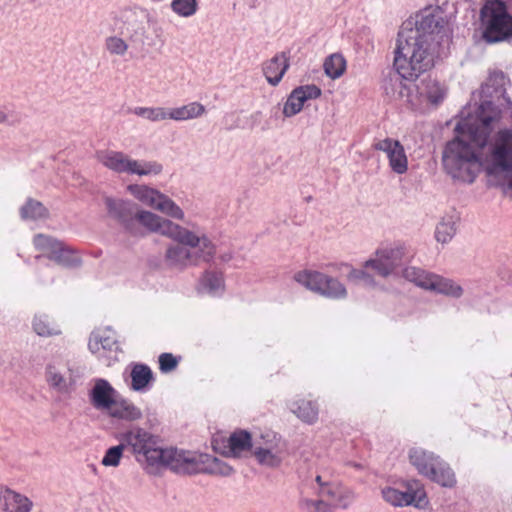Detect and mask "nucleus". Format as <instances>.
Returning a JSON list of instances; mask_svg holds the SVG:
<instances>
[{
  "mask_svg": "<svg viewBox=\"0 0 512 512\" xmlns=\"http://www.w3.org/2000/svg\"><path fill=\"white\" fill-rule=\"evenodd\" d=\"M34 246L37 250L43 253L42 256L50 259L53 250H56L61 242L51 236L44 234H37L33 239Z\"/></svg>",
  "mask_w": 512,
  "mask_h": 512,
  "instance_id": "58836bf2",
  "label": "nucleus"
},
{
  "mask_svg": "<svg viewBox=\"0 0 512 512\" xmlns=\"http://www.w3.org/2000/svg\"><path fill=\"white\" fill-rule=\"evenodd\" d=\"M224 261H227L230 259V257H223Z\"/></svg>",
  "mask_w": 512,
  "mask_h": 512,
  "instance_id": "09e8293b",
  "label": "nucleus"
},
{
  "mask_svg": "<svg viewBox=\"0 0 512 512\" xmlns=\"http://www.w3.org/2000/svg\"><path fill=\"white\" fill-rule=\"evenodd\" d=\"M410 463L418 472L443 487H453L456 478L450 466L439 456L420 447H414L409 451Z\"/></svg>",
  "mask_w": 512,
  "mask_h": 512,
  "instance_id": "423d86ee",
  "label": "nucleus"
},
{
  "mask_svg": "<svg viewBox=\"0 0 512 512\" xmlns=\"http://www.w3.org/2000/svg\"><path fill=\"white\" fill-rule=\"evenodd\" d=\"M129 193L143 204L177 220L184 219V212L176 202L159 190L146 185L131 184Z\"/></svg>",
  "mask_w": 512,
  "mask_h": 512,
  "instance_id": "9d476101",
  "label": "nucleus"
},
{
  "mask_svg": "<svg viewBox=\"0 0 512 512\" xmlns=\"http://www.w3.org/2000/svg\"><path fill=\"white\" fill-rule=\"evenodd\" d=\"M250 8H256L259 5V0H244Z\"/></svg>",
  "mask_w": 512,
  "mask_h": 512,
  "instance_id": "de8ad7c7",
  "label": "nucleus"
},
{
  "mask_svg": "<svg viewBox=\"0 0 512 512\" xmlns=\"http://www.w3.org/2000/svg\"><path fill=\"white\" fill-rule=\"evenodd\" d=\"M126 23V33L132 42H143L144 35L146 33L144 25V13L140 11L128 10L124 14Z\"/></svg>",
  "mask_w": 512,
  "mask_h": 512,
  "instance_id": "5701e85b",
  "label": "nucleus"
},
{
  "mask_svg": "<svg viewBox=\"0 0 512 512\" xmlns=\"http://www.w3.org/2000/svg\"><path fill=\"white\" fill-rule=\"evenodd\" d=\"M46 381L53 389L60 393L69 392L75 384V381L72 379V377L67 379L61 370L55 365L47 366Z\"/></svg>",
  "mask_w": 512,
  "mask_h": 512,
  "instance_id": "bb28decb",
  "label": "nucleus"
},
{
  "mask_svg": "<svg viewBox=\"0 0 512 512\" xmlns=\"http://www.w3.org/2000/svg\"><path fill=\"white\" fill-rule=\"evenodd\" d=\"M142 225L150 232L159 233L171 239H183L187 233L182 230V226L171 220L160 217L150 211H136L135 226Z\"/></svg>",
  "mask_w": 512,
  "mask_h": 512,
  "instance_id": "ddd939ff",
  "label": "nucleus"
},
{
  "mask_svg": "<svg viewBox=\"0 0 512 512\" xmlns=\"http://www.w3.org/2000/svg\"><path fill=\"white\" fill-rule=\"evenodd\" d=\"M97 160L109 170L138 176L158 175L163 166L157 161L135 160L123 152L102 150L96 154Z\"/></svg>",
  "mask_w": 512,
  "mask_h": 512,
  "instance_id": "0eeeda50",
  "label": "nucleus"
},
{
  "mask_svg": "<svg viewBox=\"0 0 512 512\" xmlns=\"http://www.w3.org/2000/svg\"><path fill=\"white\" fill-rule=\"evenodd\" d=\"M373 147L386 154L389 167L394 173L402 175L408 171V158L403 145L398 140L387 137L374 143Z\"/></svg>",
  "mask_w": 512,
  "mask_h": 512,
  "instance_id": "dca6fc26",
  "label": "nucleus"
},
{
  "mask_svg": "<svg viewBox=\"0 0 512 512\" xmlns=\"http://www.w3.org/2000/svg\"><path fill=\"white\" fill-rule=\"evenodd\" d=\"M4 500L8 512H30L33 507L28 497L12 490H6Z\"/></svg>",
  "mask_w": 512,
  "mask_h": 512,
  "instance_id": "c85d7f7f",
  "label": "nucleus"
},
{
  "mask_svg": "<svg viewBox=\"0 0 512 512\" xmlns=\"http://www.w3.org/2000/svg\"><path fill=\"white\" fill-rule=\"evenodd\" d=\"M151 369L144 364H136L131 370V388L134 391L144 390L152 380Z\"/></svg>",
  "mask_w": 512,
  "mask_h": 512,
  "instance_id": "c756f323",
  "label": "nucleus"
},
{
  "mask_svg": "<svg viewBox=\"0 0 512 512\" xmlns=\"http://www.w3.org/2000/svg\"><path fill=\"white\" fill-rule=\"evenodd\" d=\"M442 28L443 19L429 9L403 22L393 58V68L403 80L416 81L434 66Z\"/></svg>",
  "mask_w": 512,
  "mask_h": 512,
  "instance_id": "7ed1b4c3",
  "label": "nucleus"
},
{
  "mask_svg": "<svg viewBox=\"0 0 512 512\" xmlns=\"http://www.w3.org/2000/svg\"><path fill=\"white\" fill-rule=\"evenodd\" d=\"M300 508L303 512H333L332 506L323 500L302 499Z\"/></svg>",
  "mask_w": 512,
  "mask_h": 512,
  "instance_id": "c03bdc74",
  "label": "nucleus"
},
{
  "mask_svg": "<svg viewBox=\"0 0 512 512\" xmlns=\"http://www.w3.org/2000/svg\"><path fill=\"white\" fill-rule=\"evenodd\" d=\"M432 284L433 285L430 288L431 291H435L454 298H459L463 294V289L460 285L453 282L452 280L440 277L438 275L435 276Z\"/></svg>",
  "mask_w": 512,
  "mask_h": 512,
  "instance_id": "473e14b6",
  "label": "nucleus"
},
{
  "mask_svg": "<svg viewBox=\"0 0 512 512\" xmlns=\"http://www.w3.org/2000/svg\"><path fill=\"white\" fill-rule=\"evenodd\" d=\"M399 96L413 109L421 110L429 104L438 105L441 103L446 96V89L435 79H425L418 85L402 84Z\"/></svg>",
  "mask_w": 512,
  "mask_h": 512,
  "instance_id": "6e6552de",
  "label": "nucleus"
},
{
  "mask_svg": "<svg viewBox=\"0 0 512 512\" xmlns=\"http://www.w3.org/2000/svg\"><path fill=\"white\" fill-rule=\"evenodd\" d=\"M50 260L64 267H77L81 264L79 256L62 242L56 250H53Z\"/></svg>",
  "mask_w": 512,
  "mask_h": 512,
  "instance_id": "2f4dec72",
  "label": "nucleus"
},
{
  "mask_svg": "<svg viewBox=\"0 0 512 512\" xmlns=\"http://www.w3.org/2000/svg\"><path fill=\"white\" fill-rule=\"evenodd\" d=\"M404 256V248L400 245L379 248L374 256L363 264L365 269H372L383 278L390 276L401 264Z\"/></svg>",
  "mask_w": 512,
  "mask_h": 512,
  "instance_id": "f8f14e48",
  "label": "nucleus"
},
{
  "mask_svg": "<svg viewBox=\"0 0 512 512\" xmlns=\"http://www.w3.org/2000/svg\"><path fill=\"white\" fill-rule=\"evenodd\" d=\"M456 233L455 222L452 217L442 218L435 229L437 242L446 244L451 241Z\"/></svg>",
  "mask_w": 512,
  "mask_h": 512,
  "instance_id": "4c0bfd02",
  "label": "nucleus"
},
{
  "mask_svg": "<svg viewBox=\"0 0 512 512\" xmlns=\"http://www.w3.org/2000/svg\"><path fill=\"white\" fill-rule=\"evenodd\" d=\"M368 269H355L352 268L347 275L349 281L354 282L356 284H363L367 287H374L376 285V281L374 277L367 271Z\"/></svg>",
  "mask_w": 512,
  "mask_h": 512,
  "instance_id": "a19ab883",
  "label": "nucleus"
},
{
  "mask_svg": "<svg viewBox=\"0 0 512 512\" xmlns=\"http://www.w3.org/2000/svg\"><path fill=\"white\" fill-rule=\"evenodd\" d=\"M481 38L487 44L512 40V13L505 2L488 0L479 11Z\"/></svg>",
  "mask_w": 512,
  "mask_h": 512,
  "instance_id": "39448f33",
  "label": "nucleus"
},
{
  "mask_svg": "<svg viewBox=\"0 0 512 512\" xmlns=\"http://www.w3.org/2000/svg\"><path fill=\"white\" fill-rule=\"evenodd\" d=\"M22 121L20 113L10 110L5 106H0V124L7 126H18Z\"/></svg>",
  "mask_w": 512,
  "mask_h": 512,
  "instance_id": "a18cd8bd",
  "label": "nucleus"
},
{
  "mask_svg": "<svg viewBox=\"0 0 512 512\" xmlns=\"http://www.w3.org/2000/svg\"><path fill=\"white\" fill-rule=\"evenodd\" d=\"M178 359L171 353H162L159 356V366L163 373H168L176 369Z\"/></svg>",
  "mask_w": 512,
  "mask_h": 512,
  "instance_id": "49530a36",
  "label": "nucleus"
},
{
  "mask_svg": "<svg viewBox=\"0 0 512 512\" xmlns=\"http://www.w3.org/2000/svg\"><path fill=\"white\" fill-rule=\"evenodd\" d=\"M435 276V274L428 273L416 267H407L403 271V277L405 279L426 290H430Z\"/></svg>",
  "mask_w": 512,
  "mask_h": 512,
  "instance_id": "7c9ffc66",
  "label": "nucleus"
},
{
  "mask_svg": "<svg viewBox=\"0 0 512 512\" xmlns=\"http://www.w3.org/2000/svg\"><path fill=\"white\" fill-rule=\"evenodd\" d=\"M104 204L110 218L119 222L127 231L135 233V204L129 200L104 197Z\"/></svg>",
  "mask_w": 512,
  "mask_h": 512,
  "instance_id": "2eb2a0df",
  "label": "nucleus"
},
{
  "mask_svg": "<svg viewBox=\"0 0 512 512\" xmlns=\"http://www.w3.org/2000/svg\"><path fill=\"white\" fill-rule=\"evenodd\" d=\"M116 343L117 340L114 331L110 328H106L92 332L88 347L92 353L96 354L101 350H112Z\"/></svg>",
  "mask_w": 512,
  "mask_h": 512,
  "instance_id": "b1692460",
  "label": "nucleus"
},
{
  "mask_svg": "<svg viewBox=\"0 0 512 512\" xmlns=\"http://www.w3.org/2000/svg\"><path fill=\"white\" fill-rule=\"evenodd\" d=\"M88 395L93 408L106 413L120 394L106 379L96 378Z\"/></svg>",
  "mask_w": 512,
  "mask_h": 512,
  "instance_id": "a211bd4d",
  "label": "nucleus"
},
{
  "mask_svg": "<svg viewBox=\"0 0 512 512\" xmlns=\"http://www.w3.org/2000/svg\"><path fill=\"white\" fill-rule=\"evenodd\" d=\"M205 107L199 102H191L186 105L169 108V120L187 121L201 117L205 113Z\"/></svg>",
  "mask_w": 512,
  "mask_h": 512,
  "instance_id": "a878e982",
  "label": "nucleus"
},
{
  "mask_svg": "<svg viewBox=\"0 0 512 512\" xmlns=\"http://www.w3.org/2000/svg\"><path fill=\"white\" fill-rule=\"evenodd\" d=\"M506 78L502 72L493 73L482 86L484 100L475 115L461 119L456 136L443 151L445 172L454 180L473 183L482 165L488 175L504 180V192L512 198V131L501 129L494 137L490 154L482 161V150L494 127L506 114L512 120V101L506 95Z\"/></svg>",
  "mask_w": 512,
  "mask_h": 512,
  "instance_id": "f257e3e1",
  "label": "nucleus"
},
{
  "mask_svg": "<svg viewBox=\"0 0 512 512\" xmlns=\"http://www.w3.org/2000/svg\"><path fill=\"white\" fill-rule=\"evenodd\" d=\"M183 239H172L175 243L167 246L164 254L165 265L175 271L182 272L189 267L197 266L201 261L209 262L215 255V246L205 233L189 230Z\"/></svg>",
  "mask_w": 512,
  "mask_h": 512,
  "instance_id": "20e7f679",
  "label": "nucleus"
},
{
  "mask_svg": "<svg viewBox=\"0 0 512 512\" xmlns=\"http://www.w3.org/2000/svg\"><path fill=\"white\" fill-rule=\"evenodd\" d=\"M315 482L318 485V494L333 501L335 507L347 509L356 499V493L353 489L338 482L326 480L322 475H317Z\"/></svg>",
  "mask_w": 512,
  "mask_h": 512,
  "instance_id": "4468645a",
  "label": "nucleus"
},
{
  "mask_svg": "<svg viewBox=\"0 0 512 512\" xmlns=\"http://www.w3.org/2000/svg\"><path fill=\"white\" fill-rule=\"evenodd\" d=\"M105 48L111 55L124 56L128 50V44L118 36H110L105 40Z\"/></svg>",
  "mask_w": 512,
  "mask_h": 512,
  "instance_id": "37998d69",
  "label": "nucleus"
},
{
  "mask_svg": "<svg viewBox=\"0 0 512 512\" xmlns=\"http://www.w3.org/2000/svg\"><path fill=\"white\" fill-rule=\"evenodd\" d=\"M323 68L329 78L337 79L345 72L346 61L342 55L332 54L324 61Z\"/></svg>",
  "mask_w": 512,
  "mask_h": 512,
  "instance_id": "c9c22d12",
  "label": "nucleus"
},
{
  "mask_svg": "<svg viewBox=\"0 0 512 512\" xmlns=\"http://www.w3.org/2000/svg\"><path fill=\"white\" fill-rule=\"evenodd\" d=\"M289 68V60L285 53H278L263 63V74L267 82L277 86Z\"/></svg>",
  "mask_w": 512,
  "mask_h": 512,
  "instance_id": "aec40b11",
  "label": "nucleus"
},
{
  "mask_svg": "<svg viewBox=\"0 0 512 512\" xmlns=\"http://www.w3.org/2000/svg\"><path fill=\"white\" fill-rule=\"evenodd\" d=\"M321 95V89L316 85H303L292 90L283 107L285 117L298 114L307 100L316 99Z\"/></svg>",
  "mask_w": 512,
  "mask_h": 512,
  "instance_id": "6ab92c4d",
  "label": "nucleus"
},
{
  "mask_svg": "<svg viewBox=\"0 0 512 512\" xmlns=\"http://www.w3.org/2000/svg\"><path fill=\"white\" fill-rule=\"evenodd\" d=\"M290 410L293 414H295L300 420L307 424H313L318 419V406L315 402L310 400H299L291 403Z\"/></svg>",
  "mask_w": 512,
  "mask_h": 512,
  "instance_id": "393cba45",
  "label": "nucleus"
},
{
  "mask_svg": "<svg viewBox=\"0 0 512 512\" xmlns=\"http://www.w3.org/2000/svg\"><path fill=\"white\" fill-rule=\"evenodd\" d=\"M227 448L229 456L241 457L244 452L251 451L254 448L251 434L246 430L234 431L228 438Z\"/></svg>",
  "mask_w": 512,
  "mask_h": 512,
  "instance_id": "4be33fe9",
  "label": "nucleus"
},
{
  "mask_svg": "<svg viewBox=\"0 0 512 512\" xmlns=\"http://www.w3.org/2000/svg\"><path fill=\"white\" fill-rule=\"evenodd\" d=\"M224 288V280L220 273L215 271H206L198 284V291L211 295H216Z\"/></svg>",
  "mask_w": 512,
  "mask_h": 512,
  "instance_id": "cd10ccee",
  "label": "nucleus"
},
{
  "mask_svg": "<svg viewBox=\"0 0 512 512\" xmlns=\"http://www.w3.org/2000/svg\"><path fill=\"white\" fill-rule=\"evenodd\" d=\"M106 414L112 418L125 421H135L142 418V412L140 408L120 395L106 412Z\"/></svg>",
  "mask_w": 512,
  "mask_h": 512,
  "instance_id": "412c9836",
  "label": "nucleus"
},
{
  "mask_svg": "<svg viewBox=\"0 0 512 512\" xmlns=\"http://www.w3.org/2000/svg\"><path fill=\"white\" fill-rule=\"evenodd\" d=\"M123 441L149 474H155L163 468L185 475L206 473L230 476L234 472L230 465L212 455L174 447L162 448L157 436L140 427L127 431Z\"/></svg>",
  "mask_w": 512,
  "mask_h": 512,
  "instance_id": "f03ea898",
  "label": "nucleus"
},
{
  "mask_svg": "<svg viewBox=\"0 0 512 512\" xmlns=\"http://www.w3.org/2000/svg\"><path fill=\"white\" fill-rule=\"evenodd\" d=\"M33 330L42 337L55 336L61 333L59 326L49 321L46 315H36L34 317Z\"/></svg>",
  "mask_w": 512,
  "mask_h": 512,
  "instance_id": "e433bc0d",
  "label": "nucleus"
},
{
  "mask_svg": "<svg viewBox=\"0 0 512 512\" xmlns=\"http://www.w3.org/2000/svg\"><path fill=\"white\" fill-rule=\"evenodd\" d=\"M356 468H360L361 466L359 464L354 465Z\"/></svg>",
  "mask_w": 512,
  "mask_h": 512,
  "instance_id": "8fccbe9b",
  "label": "nucleus"
},
{
  "mask_svg": "<svg viewBox=\"0 0 512 512\" xmlns=\"http://www.w3.org/2000/svg\"><path fill=\"white\" fill-rule=\"evenodd\" d=\"M124 447V444H119L117 446L110 447L103 456L101 464L105 467L119 466L121 458L123 456Z\"/></svg>",
  "mask_w": 512,
  "mask_h": 512,
  "instance_id": "79ce46f5",
  "label": "nucleus"
},
{
  "mask_svg": "<svg viewBox=\"0 0 512 512\" xmlns=\"http://www.w3.org/2000/svg\"><path fill=\"white\" fill-rule=\"evenodd\" d=\"M381 494L387 503L395 507L413 505L420 508L427 504L426 494L422 488L409 487L406 491H400L387 486L381 489Z\"/></svg>",
  "mask_w": 512,
  "mask_h": 512,
  "instance_id": "f3484780",
  "label": "nucleus"
},
{
  "mask_svg": "<svg viewBox=\"0 0 512 512\" xmlns=\"http://www.w3.org/2000/svg\"><path fill=\"white\" fill-rule=\"evenodd\" d=\"M286 449V443L282 437L268 431L261 434L260 439L255 441L253 455L260 465L276 468L281 465Z\"/></svg>",
  "mask_w": 512,
  "mask_h": 512,
  "instance_id": "9b49d317",
  "label": "nucleus"
},
{
  "mask_svg": "<svg viewBox=\"0 0 512 512\" xmlns=\"http://www.w3.org/2000/svg\"><path fill=\"white\" fill-rule=\"evenodd\" d=\"M172 11L184 18H189L195 15L198 11L197 0H172L171 2Z\"/></svg>",
  "mask_w": 512,
  "mask_h": 512,
  "instance_id": "ea45409f",
  "label": "nucleus"
},
{
  "mask_svg": "<svg viewBox=\"0 0 512 512\" xmlns=\"http://www.w3.org/2000/svg\"><path fill=\"white\" fill-rule=\"evenodd\" d=\"M294 279L306 289L326 298L341 300L347 297V289L337 278L318 271L304 270L295 274Z\"/></svg>",
  "mask_w": 512,
  "mask_h": 512,
  "instance_id": "1a4fd4ad",
  "label": "nucleus"
},
{
  "mask_svg": "<svg viewBox=\"0 0 512 512\" xmlns=\"http://www.w3.org/2000/svg\"><path fill=\"white\" fill-rule=\"evenodd\" d=\"M131 112L151 122L169 120V108L165 107H135Z\"/></svg>",
  "mask_w": 512,
  "mask_h": 512,
  "instance_id": "f704fd0d",
  "label": "nucleus"
},
{
  "mask_svg": "<svg viewBox=\"0 0 512 512\" xmlns=\"http://www.w3.org/2000/svg\"><path fill=\"white\" fill-rule=\"evenodd\" d=\"M21 218L24 220H39L48 217V210L39 201L28 199L20 209Z\"/></svg>",
  "mask_w": 512,
  "mask_h": 512,
  "instance_id": "72a5a7b5",
  "label": "nucleus"
}]
</instances>
